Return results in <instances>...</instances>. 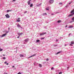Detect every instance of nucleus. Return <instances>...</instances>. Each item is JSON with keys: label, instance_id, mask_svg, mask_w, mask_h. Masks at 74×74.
<instances>
[{"label": "nucleus", "instance_id": "obj_1", "mask_svg": "<svg viewBox=\"0 0 74 74\" xmlns=\"http://www.w3.org/2000/svg\"><path fill=\"white\" fill-rule=\"evenodd\" d=\"M47 34V32H43L42 34H40V36H42V35H44V34Z\"/></svg>", "mask_w": 74, "mask_h": 74}, {"label": "nucleus", "instance_id": "obj_2", "mask_svg": "<svg viewBox=\"0 0 74 74\" xmlns=\"http://www.w3.org/2000/svg\"><path fill=\"white\" fill-rule=\"evenodd\" d=\"M49 3H51V4H52L53 3V0H51L49 1Z\"/></svg>", "mask_w": 74, "mask_h": 74}, {"label": "nucleus", "instance_id": "obj_3", "mask_svg": "<svg viewBox=\"0 0 74 74\" xmlns=\"http://www.w3.org/2000/svg\"><path fill=\"white\" fill-rule=\"evenodd\" d=\"M74 44V41H72L71 42V44H70V46H72L73 44Z\"/></svg>", "mask_w": 74, "mask_h": 74}, {"label": "nucleus", "instance_id": "obj_4", "mask_svg": "<svg viewBox=\"0 0 74 74\" xmlns=\"http://www.w3.org/2000/svg\"><path fill=\"white\" fill-rule=\"evenodd\" d=\"M5 16H6V18H10V16H9V15H8V14H7L5 15Z\"/></svg>", "mask_w": 74, "mask_h": 74}, {"label": "nucleus", "instance_id": "obj_5", "mask_svg": "<svg viewBox=\"0 0 74 74\" xmlns=\"http://www.w3.org/2000/svg\"><path fill=\"white\" fill-rule=\"evenodd\" d=\"M31 1V0H29V1H28L27 2V3L28 5H30V1Z\"/></svg>", "mask_w": 74, "mask_h": 74}, {"label": "nucleus", "instance_id": "obj_6", "mask_svg": "<svg viewBox=\"0 0 74 74\" xmlns=\"http://www.w3.org/2000/svg\"><path fill=\"white\" fill-rule=\"evenodd\" d=\"M7 34H3L1 36V37H4V36H6V35Z\"/></svg>", "mask_w": 74, "mask_h": 74}, {"label": "nucleus", "instance_id": "obj_7", "mask_svg": "<svg viewBox=\"0 0 74 74\" xmlns=\"http://www.w3.org/2000/svg\"><path fill=\"white\" fill-rule=\"evenodd\" d=\"M18 35H19V36H21V35H22V34H23V33H18Z\"/></svg>", "mask_w": 74, "mask_h": 74}, {"label": "nucleus", "instance_id": "obj_8", "mask_svg": "<svg viewBox=\"0 0 74 74\" xmlns=\"http://www.w3.org/2000/svg\"><path fill=\"white\" fill-rule=\"evenodd\" d=\"M25 42H27L29 41V39H27L24 40Z\"/></svg>", "mask_w": 74, "mask_h": 74}, {"label": "nucleus", "instance_id": "obj_9", "mask_svg": "<svg viewBox=\"0 0 74 74\" xmlns=\"http://www.w3.org/2000/svg\"><path fill=\"white\" fill-rule=\"evenodd\" d=\"M73 27L72 25H69L68 28H72Z\"/></svg>", "mask_w": 74, "mask_h": 74}, {"label": "nucleus", "instance_id": "obj_10", "mask_svg": "<svg viewBox=\"0 0 74 74\" xmlns=\"http://www.w3.org/2000/svg\"><path fill=\"white\" fill-rule=\"evenodd\" d=\"M33 3L31 4V5H30V7H33Z\"/></svg>", "mask_w": 74, "mask_h": 74}, {"label": "nucleus", "instance_id": "obj_11", "mask_svg": "<svg viewBox=\"0 0 74 74\" xmlns=\"http://www.w3.org/2000/svg\"><path fill=\"white\" fill-rule=\"evenodd\" d=\"M74 12V9L71 12V13L73 14Z\"/></svg>", "mask_w": 74, "mask_h": 74}, {"label": "nucleus", "instance_id": "obj_12", "mask_svg": "<svg viewBox=\"0 0 74 74\" xmlns=\"http://www.w3.org/2000/svg\"><path fill=\"white\" fill-rule=\"evenodd\" d=\"M20 57H23V56H23V55H22L21 54L20 55Z\"/></svg>", "mask_w": 74, "mask_h": 74}, {"label": "nucleus", "instance_id": "obj_13", "mask_svg": "<svg viewBox=\"0 0 74 74\" xmlns=\"http://www.w3.org/2000/svg\"><path fill=\"white\" fill-rule=\"evenodd\" d=\"M17 26L18 27H21V25H20L19 24L17 25Z\"/></svg>", "mask_w": 74, "mask_h": 74}, {"label": "nucleus", "instance_id": "obj_14", "mask_svg": "<svg viewBox=\"0 0 74 74\" xmlns=\"http://www.w3.org/2000/svg\"><path fill=\"white\" fill-rule=\"evenodd\" d=\"M39 66L40 67H42V65L41 64H39Z\"/></svg>", "mask_w": 74, "mask_h": 74}, {"label": "nucleus", "instance_id": "obj_15", "mask_svg": "<svg viewBox=\"0 0 74 74\" xmlns=\"http://www.w3.org/2000/svg\"><path fill=\"white\" fill-rule=\"evenodd\" d=\"M61 22V20H59L58 21V23H60Z\"/></svg>", "mask_w": 74, "mask_h": 74}, {"label": "nucleus", "instance_id": "obj_16", "mask_svg": "<svg viewBox=\"0 0 74 74\" xmlns=\"http://www.w3.org/2000/svg\"><path fill=\"white\" fill-rule=\"evenodd\" d=\"M10 11H11V10H7V12H10Z\"/></svg>", "mask_w": 74, "mask_h": 74}, {"label": "nucleus", "instance_id": "obj_17", "mask_svg": "<svg viewBox=\"0 0 74 74\" xmlns=\"http://www.w3.org/2000/svg\"><path fill=\"white\" fill-rule=\"evenodd\" d=\"M39 41H40L39 40H36V42H39Z\"/></svg>", "mask_w": 74, "mask_h": 74}, {"label": "nucleus", "instance_id": "obj_18", "mask_svg": "<svg viewBox=\"0 0 74 74\" xmlns=\"http://www.w3.org/2000/svg\"><path fill=\"white\" fill-rule=\"evenodd\" d=\"M72 20L73 21H74V17L72 18Z\"/></svg>", "mask_w": 74, "mask_h": 74}, {"label": "nucleus", "instance_id": "obj_19", "mask_svg": "<svg viewBox=\"0 0 74 74\" xmlns=\"http://www.w3.org/2000/svg\"><path fill=\"white\" fill-rule=\"evenodd\" d=\"M60 53V51H59L57 53V54H59V53Z\"/></svg>", "mask_w": 74, "mask_h": 74}, {"label": "nucleus", "instance_id": "obj_20", "mask_svg": "<svg viewBox=\"0 0 74 74\" xmlns=\"http://www.w3.org/2000/svg\"><path fill=\"white\" fill-rule=\"evenodd\" d=\"M20 21H21V20H17V22H20Z\"/></svg>", "mask_w": 74, "mask_h": 74}, {"label": "nucleus", "instance_id": "obj_21", "mask_svg": "<svg viewBox=\"0 0 74 74\" xmlns=\"http://www.w3.org/2000/svg\"><path fill=\"white\" fill-rule=\"evenodd\" d=\"M3 51V49H0V51Z\"/></svg>", "mask_w": 74, "mask_h": 74}, {"label": "nucleus", "instance_id": "obj_22", "mask_svg": "<svg viewBox=\"0 0 74 74\" xmlns=\"http://www.w3.org/2000/svg\"><path fill=\"white\" fill-rule=\"evenodd\" d=\"M32 56H30V57L29 58H32Z\"/></svg>", "mask_w": 74, "mask_h": 74}, {"label": "nucleus", "instance_id": "obj_23", "mask_svg": "<svg viewBox=\"0 0 74 74\" xmlns=\"http://www.w3.org/2000/svg\"><path fill=\"white\" fill-rule=\"evenodd\" d=\"M32 56H30V57L29 58H32Z\"/></svg>", "mask_w": 74, "mask_h": 74}, {"label": "nucleus", "instance_id": "obj_24", "mask_svg": "<svg viewBox=\"0 0 74 74\" xmlns=\"http://www.w3.org/2000/svg\"><path fill=\"white\" fill-rule=\"evenodd\" d=\"M62 74V72H60L59 73V74Z\"/></svg>", "mask_w": 74, "mask_h": 74}, {"label": "nucleus", "instance_id": "obj_25", "mask_svg": "<svg viewBox=\"0 0 74 74\" xmlns=\"http://www.w3.org/2000/svg\"><path fill=\"white\" fill-rule=\"evenodd\" d=\"M49 60L48 59H46V61H48Z\"/></svg>", "mask_w": 74, "mask_h": 74}, {"label": "nucleus", "instance_id": "obj_26", "mask_svg": "<svg viewBox=\"0 0 74 74\" xmlns=\"http://www.w3.org/2000/svg\"><path fill=\"white\" fill-rule=\"evenodd\" d=\"M46 10H49V9H48V8H46Z\"/></svg>", "mask_w": 74, "mask_h": 74}, {"label": "nucleus", "instance_id": "obj_27", "mask_svg": "<svg viewBox=\"0 0 74 74\" xmlns=\"http://www.w3.org/2000/svg\"><path fill=\"white\" fill-rule=\"evenodd\" d=\"M59 4H62V3H59Z\"/></svg>", "mask_w": 74, "mask_h": 74}, {"label": "nucleus", "instance_id": "obj_28", "mask_svg": "<svg viewBox=\"0 0 74 74\" xmlns=\"http://www.w3.org/2000/svg\"><path fill=\"white\" fill-rule=\"evenodd\" d=\"M32 56H36V54L33 55Z\"/></svg>", "mask_w": 74, "mask_h": 74}, {"label": "nucleus", "instance_id": "obj_29", "mask_svg": "<svg viewBox=\"0 0 74 74\" xmlns=\"http://www.w3.org/2000/svg\"><path fill=\"white\" fill-rule=\"evenodd\" d=\"M17 74H21V73L20 72H19L18 73H17Z\"/></svg>", "mask_w": 74, "mask_h": 74}, {"label": "nucleus", "instance_id": "obj_30", "mask_svg": "<svg viewBox=\"0 0 74 74\" xmlns=\"http://www.w3.org/2000/svg\"><path fill=\"white\" fill-rule=\"evenodd\" d=\"M3 59H4V60L5 59V57H3Z\"/></svg>", "mask_w": 74, "mask_h": 74}, {"label": "nucleus", "instance_id": "obj_31", "mask_svg": "<svg viewBox=\"0 0 74 74\" xmlns=\"http://www.w3.org/2000/svg\"><path fill=\"white\" fill-rule=\"evenodd\" d=\"M54 68L53 67H52L51 68V70H53V69Z\"/></svg>", "mask_w": 74, "mask_h": 74}, {"label": "nucleus", "instance_id": "obj_32", "mask_svg": "<svg viewBox=\"0 0 74 74\" xmlns=\"http://www.w3.org/2000/svg\"><path fill=\"white\" fill-rule=\"evenodd\" d=\"M8 32H9V31H8L7 32H6V33L7 34V33H8Z\"/></svg>", "mask_w": 74, "mask_h": 74}, {"label": "nucleus", "instance_id": "obj_33", "mask_svg": "<svg viewBox=\"0 0 74 74\" xmlns=\"http://www.w3.org/2000/svg\"><path fill=\"white\" fill-rule=\"evenodd\" d=\"M27 12V11H25V12L24 14H26V13Z\"/></svg>", "mask_w": 74, "mask_h": 74}, {"label": "nucleus", "instance_id": "obj_34", "mask_svg": "<svg viewBox=\"0 0 74 74\" xmlns=\"http://www.w3.org/2000/svg\"><path fill=\"white\" fill-rule=\"evenodd\" d=\"M2 36V35H0V37L1 38L3 37H1Z\"/></svg>", "mask_w": 74, "mask_h": 74}, {"label": "nucleus", "instance_id": "obj_35", "mask_svg": "<svg viewBox=\"0 0 74 74\" xmlns=\"http://www.w3.org/2000/svg\"><path fill=\"white\" fill-rule=\"evenodd\" d=\"M5 64H6L7 63V62H4Z\"/></svg>", "mask_w": 74, "mask_h": 74}, {"label": "nucleus", "instance_id": "obj_36", "mask_svg": "<svg viewBox=\"0 0 74 74\" xmlns=\"http://www.w3.org/2000/svg\"><path fill=\"white\" fill-rule=\"evenodd\" d=\"M18 20H19V19H20V18H18Z\"/></svg>", "mask_w": 74, "mask_h": 74}, {"label": "nucleus", "instance_id": "obj_37", "mask_svg": "<svg viewBox=\"0 0 74 74\" xmlns=\"http://www.w3.org/2000/svg\"><path fill=\"white\" fill-rule=\"evenodd\" d=\"M10 28H8V30L9 31L10 30Z\"/></svg>", "mask_w": 74, "mask_h": 74}, {"label": "nucleus", "instance_id": "obj_38", "mask_svg": "<svg viewBox=\"0 0 74 74\" xmlns=\"http://www.w3.org/2000/svg\"><path fill=\"white\" fill-rule=\"evenodd\" d=\"M14 67H15V66H12V68H14Z\"/></svg>", "mask_w": 74, "mask_h": 74}, {"label": "nucleus", "instance_id": "obj_39", "mask_svg": "<svg viewBox=\"0 0 74 74\" xmlns=\"http://www.w3.org/2000/svg\"><path fill=\"white\" fill-rule=\"evenodd\" d=\"M41 40H42V39H44V38H41Z\"/></svg>", "mask_w": 74, "mask_h": 74}, {"label": "nucleus", "instance_id": "obj_40", "mask_svg": "<svg viewBox=\"0 0 74 74\" xmlns=\"http://www.w3.org/2000/svg\"><path fill=\"white\" fill-rule=\"evenodd\" d=\"M70 34H69V36H70Z\"/></svg>", "mask_w": 74, "mask_h": 74}, {"label": "nucleus", "instance_id": "obj_41", "mask_svg": "<svg viewBox=\"0 0 74 74\" xmlns=\"http://www.w3.org/2000/svg\"><path fill=\"white\" fill-rule=\"evenodd\" d=\"M17 38H19V36L17 37Z\"/></svg>", "mask_w": 74, "mask_h": 74}, {"label": "nucleus", "instance_id": "obj_42", "mask_svg": "<svg viewBox=\"0 0 74 74\" xmlns=\"http://www.w3.org/2000/svg\"><path fill=\"white\" fill-rule=\"evenodd\" d=\"M12 1H15V0H13Z\"/></svg>", "mask_w": 74, "mask_h": 74}, {"label": "nucleus", "instance_id": "obj_43", "mask_svg": "<svg viewBox=\"0 0 74 74\" xmlns=\"http://www.w3.org/2000/svg\"><path fill=\"white\" fill-rule=\"evenodd\" d=\"M8 63H7L6 64V65H8Z\"/></svg>", "mask_w": 74, "mask_h": 74}, {"label": "nucleus", "instance_id": "obj_44", "mask_svg": "<svg viewBox=\"0 0 74 74\" xmlns=\"http://www.w3.org/2000/svg\"><path fill=\"white\" fill-rule=\"evenodd\" d=\"M45 15H47V13H45Z\"/></svg>", "mask_w": 74, "mask_h": 74}, {"label": "nucleus", "instance_id": "obj_45", "mask_svg": "<svg viewBox=\"0 0 74 74\" xmlns=\"http://www.w3.org/2000/svg\"><path fill=\"white\" fill-rule=\"evenodd\" d=\"M67 27V25H66L65 27Z\"/></svg>", "mask_w": 74, "mask_h": 74}, {"label": "nucleus", "instance_id": "obj_46", "mask_svg": "<svg viewBox=\"0 0 74 74\" xmlns=\"http://www.w3.org/2000/svg\"><path fill=\"white\" fill-rule=\"evenodd\" d=\"M71 4V3H69V4Z\"/></svg>", "mask_w": 74, "mask_h": 74}, {"label": "nucleus", "instance_id": "obj_47", "mask_svg": "<svg viewBox=\"0 0 74 74\" xmlns=\"http://www.w3.org/2000/svg\"><path fill=\"white\" fill-rule=\"evenodd\" d=\"M3 56H5V55H4V54H3Z\"/></svg>", "mask_w": 74, "mask_h": 74}, {"label": "nucleus", "instance_id": "obj_48", "mask_svg": "<svg viewBox=\"0 0 74 74\" xmlns=\"http://www.w3.org/2000/svg\"><path fill=\"white\" fill-rule=\"evenodd\" d=\"M65 46H66V45H65Z\"/></svg>", "mask_w": 74, "mask_h": 74}, {"label": "nucleus", "instance_id": "obj_49", "mask_svg": "<svg viewBox=\"0 0 74 74\" xmlns=\"http://www.w3.org/2000/svg\"><path fill=\"white\" fill-rule=\"evenodd\" d=\"M7 73H6L5 74H7Z\"/></svg>", "mask_w": 74, "mask_h": 74}, {"label": "nucleus", "instance_id": "obj_50", "mask_svg": "<svg viewBox=\"0 0 74 74\" xmlns=\"http://www.w3.org/2000/svg\"><path fill=\"white\" fill-rule=\"evenodd\" d=\"M72 22H74V21H72Z\"/></svg>", "mask_w": 74, "mask_h": 74}, {"label": "nucleus", "instance_id": "obj_51", "mask_svg": "<svg viewBox=\"0 0 74 74\" xmlns=\"http://www.w3.org/2000/svg\"><path fill=\"white\" fill-rule=\"evenodd\" d=\"M56 41H58V40H57Z\"/></svg>", "mask_w": 74, "mask_h": 74}, {"label": "nucleus", "instance_id": "obj_52", "mask_svg": "<svg viewBox=\"0 0 74 74\" xmlns=\"http://www.w3.org/2000/svg\"><path fill=\"white\" fill-rule=\"evenodd\" d=\"M68 68H69V67H68Z\"/></svg>", "mask_w": 74, "mask_h": 74}]
</instances>
